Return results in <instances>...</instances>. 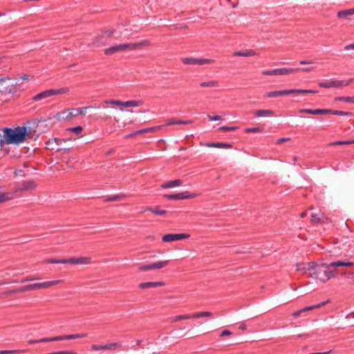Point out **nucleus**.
I'll use <instances>...</instances> for the list:
<instances>
[{"label":"nucleus","mask_w":354,"mask_h":354,"mask_svg":"<svg viewBox=\"0 0 354 354\" xmlns=\"http://www.w3.org/2000/svg\"><path fill=\"white\" fill-rule=\"evenodd\" d=\"M331 112L330 109H302L299 110V113H308L311 115H325L329 114Z\"/></svg>","instance_id":"13"},{"label":"nucleus","mask_w":354,"mask_h":354,"mask_svg":"<svg viewBox=\"0 0 354 354\" xmlns=\"http://www.w3.org/2000/svg\"><path fill=\"white\" fill-rule=\"evenodd\" d=\"M75 112H73V109L71 110H66L62 112L58 113L56 116L58 120H71L74 117L77 116V114H74Z\"/></svg>","instance_id":"17"},{"label":"nucleus","mask_w":354,"mask_h":354,"mask_svg":"<svg viewBox=\"0 0 354 354\" xmlns=\"http://www.w3.org/2000/svg\"><path fill=\"white\" fill-rule=\"evenodd\" d=\"M293 89H285L281 91H270L264 95L265 97L271 98V97H277L283 95H287L289 94H293Z\"/></svg>","instance_id":"14"},{"label":"nucleus","mask_w":354,"mask_h":354,"mask_svg":"<svg viewBox=\"0 0 354 354\" xmlns=\"http://www.w3.org/2000/svg\"><path fill=\"white\" fill-rule=\"evenodd\" d=\"M354 144V140H345V141H336L334 142H331L329 144V145H351Z\"/></svg>","instance_id":"44"},{"label":"nucleus","mask_w":354,"mask_h":354,"mask_svg":"<svg viewBox=\"0 0 354 354\" xmlns=\"http://www.w3.org/2000/svg\"><path fill=\"white\" fill-rule=\"evenodd\" d=\"M62 281V280H54L50 281H45L42 283L29 284V290L30 291H32L37 289L48 288L53 286L60 283Z\"/></svg>","instance_id":"9"},{"label":"nucleus","mask_w":354,"mask_h":354,"mask_svg":"<svg viewBox=\"0 0 354 354\" xmlns=\"http://www.w3.org/2000/svg\"><path fill=\"white\" fill-rule=\"evenodd\" d=\"M335 101L345 102L346 103L354 104V96L353 97H344L338 96L335 97Z\"/></svg>","instance_id":"32"},{"label":"nucleus","mask_w":354,"mask_h":354,"mask_svg":"<svg viewBox=\"0 0 354 354\" xmlns=\"http://www.w3.org/2000/svg\"><path fill=\"white\" fill-rule=\"evenodd\" d=\"M297 69H299V68ZM313 70H314L313 67H306V68H299V71H301L304 72H310V71H313Z\"/></svg>","instance_id":"60"},{"label":"nucleus","mask_w":354,"mask_h":354,"mask_svg":"<svg viewBox=\"0 0 354 354\" xmlns=\"http://www.w3.org/2000/svg\"><path fill=\"white\" fill-rule=\"evenodd\" d=\"M165 286V283L162 281H150V282H143L139 284V288L141 289H145V288H156L159 286Z\"/></svg>","instance_id":"19"},{"label":"nucleus","mask_w":354,"mask_h":354,"mask_svg":"<svg viewBox=\"0 0 354 354\" xmlns=\"http://www.w3.org/2000/svg\"><path fill=\"white\" fill-rule=\"evenodd\" d=\"M192 121L189 120H183L170 119L166 122L165 125L169 126V125H173V124H192Z\"/></svg>","instance_id":"24"},{"label":"nucleus","mask_w":354,"mask_h":354,"mask_svg":"<svg viewBox=\"0 0 354 354\" xmlns=\"http://www.w3.org/2000/svg\"><path fill=\"white\" fill-rule=\"evenodd\" d=\"M257 53L252 50H248L245 51H235L233 54L234 56L237 57H250L254 56Z\"/></svg>","instance_id":"26"},{"label":"nucleus","mask_w":354,"mask_h":354,"mask_svg":"<svg viewBox=\"0 0 354 354\" xmlns=\"http://www.w3.org/2000/svg\"><path fill=\"white\" fill-rule=\"evenodd\" d=\"M26 291H30L28 285L19 287L17 289L13 290L12 292L17 293V292H26Z\"/></svg>","instance_id":"48"},{"label":"nucleus","mask_w":354,"mask_h":354,"mask_svg":"<svg viewBox=\"0 0 354 354\" xmlns=\"http://www.w3.org/2000/svg\"><path fill=\"white\" fill-rule=\"evenodd\" d=\"M15 92V84L10 82V78H0V93L6 95L13 94Z\"/></svg>","instance_id":"7"},{"label":"nucleus","mask_w":354,"mask_h":354,"mask_svg":"<svg viewBox=\"0 0 354 354\" xmlns=\"http://www.w3.org/2000/svg\"><path fill=\"white\" fill-rule=\"evenodd\" d=\"M55 341H60L59 336L53 337H44L39 339V343H46Z\"/></svg>","instance_id":"41"},{"label":"nucleus","mask_w":354,"mask_h":354,"mask_svg":"<svg viewBox=\"0 0 354 354\" xmlns=\"http://www.w3.org/2000/svg\"><path fill=\"white\" fill-rule=\"evenodd\" d=\"M90 108H91V106H85V107H82V108L73 109V112H75V114H77V115H84L86 114V109H90Z\"/></svg>","instance_id":"42"},{"label":"nucleus","mask_w":354,"mask_h":354,"mask_svg":"<svg viewBox=\"0 0 354 354\" xmlns=\"http://www.w3.org/2000/svg\"><path fill=\"white\" fill-rule=\"evenodd\" d=\"M316 263L315 262L299 263L297 264V270L301 271L303 274L309 277V273L315 270Z\"/></svg>","instance_id":"10"},{"label":"nucleus","mask_w":354,"mask_h":354,"mask_svg":"<svg viewBox=\"0 0 354 354\" xmlns=\"http://www.w3.org/2000/svg\"><path fill=\"white\" fill-rule=\"evenodd\" d=\"M320 221V218L317 216V214H312L311 215V222L313 223H318Z\"/></svg>","instance_id":"56"},{"label":"nucleus","mask_w":354,"mask_h":354,"mask_svg":"<svg viewBox=\"0 0 354 354\" xmlns=\"http://www.w3.org/2000/svg\"><path fill=\"white\" fill-rule=\"evenodd\" d=\"M105 103L107 104H114L117 106H122V101L115 100H108L105 101Z\"/></svg>","instance_id":"52"},{"label":"nucleus","mask_w":354,"mask_h":354,"mask_svg":"<svg viewBox=\"0 0 354 354\" xmlns=\"http://www.w3.org/2000/svg\"><path fill=\"white\" fill-rule=\"evenodd\" d=\"M114 31V30H107L104 32V34L105 35L106 37H111L113 35Z\"/></svg>","instance_id":"59"},{"label":"nucleus","mask_w":354,"mask_h":354,"mask_svg":"<svg viewBox=\"0 0 354 354\" xmlns=\"http://www.w3.org/2000/svg\"><path fill=\"white\" fill-rule=\"evenodd\" d=\"M182 184H183V182L181 180L176 179L174 180L168 181V182L163 183L161 185V187H162L164 189H167V188H170V187H176V186H180Z\"/></svg>","instance_id":"22"},{"label":"nucleus","mask_w":354,"mask_h":354,"mask_svg":"<svg viewBox=\"0 0 354 354\" xmlns=\"http://www.w3.org/2000/svg\"><path fill=\"white\" fill-rule=\"evenodd\" d=\"M164 198L170 199V200H178V194H164Z\"/></svg>","instance_id":"53"},{"label":"nucleus","mask_w":354,"mask_h":354,"mask_svg":"<svg viewBox=\"0 0 354 354\" xmlns=\"http://www.w3.org/2000/svg\"><path fill=\"white\" fill-rule=\"evenodd\" d=\"M46 263H63L66 264V259H48L45 261Z\"/></svg>","instance_id":"43"},{"label":"nucleus","mask_w":354,"mask_h":354,"mask_svg":"<svg viewBox=\"0 0 354 354\" xmlns=\"http://www.w3.org/2000/svg\"><path fill=\"white\" fill-rule=\"evenodd\" d=\"M354 15V8L340 10L337 12L339 18H345L349 19V16Z\"/></svg>","instance_id":"25"},{"label":"nucleus","mask_w":354,"mask_h":354,"mask_svg":"<svg viewBox=\"0 0 354 354\" xmlns=\"http://www.w3.org/2000/svg\"><path fill=\"white\" fill-rule=\"evenodd\" d=\"M330 111L329 113V114H333V115H341V116H343V115H346V116H351L353 115V113L351 112H346V111H333V110H331L330 109Z\"/></svg>","instance_id":"40"},{"label":"nucleus","mask_w":354,"mask_h":354,"mask_svg":"<svg viewBox=\"0 0 354 354\" xmlns=\"http://www.w3.org/2000/svg\"><path fill=\"white\" fill-rule=\"evenodd\" d=\"M121 198V196L118 195L113 196L111 197H109L106 199V201H119Z\"/></svg>","instance_id":"57"},{"label":"nucleus","mask_w":354,"mask_h":354,"mask_svg":"<svg viewBox=\"0 0 354 354\" xmlns=\"http://www.w3.org/2000/svg\"><path fill=\"white\" fill-rule=\"evenodd\" d=\"M68 88H57V89H48V90H46L44 91H42L37 95H35L33 97H32V100L34 101H39V100H41L43 99H46V98H48V97H50L53 95H62V94H65L66 93L68 92Z\"/></svg>","instance_id":"4"},{"label":"nucleus","mask_w":354,"mask_h":354,"mask_svg":"<svg viewBox=\"0 0 354 354\" xmlns=\"http://www.w3.org/2000/svg\"><path fill=\"white\" fill-rule=\"evenodd\" d=\"M24 352L23 350H4L0 351V354H12V353H20Z\"/></svg>","instance_id":"46"},{"label":"nucleus","mask_w":354,"mask_h":354,"mask_svg":"<svg viewBox=\"0 0 354 354\" xmlns=\"http://www.w3.org/2000/svg\"><path fill=\"white\" fill-rule=\"evenodd\" d=\"M201 87H218L219 83L218 81L216 80H212V81H207V82H202L200 83Z\"/></svg>","instance_id":"29"},{"label":"nucleus","mask_w":354,"mask_h":354,"mask_svg":"<svg viewBox=\"0 0 354 354\" xmlns=\"http://www.w3.org/2000/svg\"><path fill=\"white\" fill-rule=\"evenodd\" d=\"M169 260L156 262V269L165 268L169 264Z\"/></svg>","instance_id":"45"},{"label":"nucleus","mask_w":354,"mask_h":354,"mask_svg":"<svg viewBox=\"0 0 354 354\" xmlns=\"http://www.w3.org/2000/svg\"><path fill=\"white\" fill-rule=\"evenodd\" d=\"M273 113L272 110H257L254 112L257 117H269L272 116Z\"/></svg>","instance_id":"28"},{"label":"nucleus","mask_w":354,"mask_h":354,"mask_svg":"<svg viewBox=\"0 0 354 354\" xmlns=\"http://www.w3.org/2000/svg\"><path fill=\"white\" fill-rule=\"evenodd\" d=\"M299 69H293L292 68H281L272 70H265L261 72L263 75H286L298 72Z\"/></svg>","instance_id":"8"},{"label":"nucleus","mask_w":354,"mask_h":354,"mask_svg":"<svg viewBox=\"0 0 354 354\" xmlns=\"http://www.w3.org/2000/svg\"><path fill=\"white\" fill-rule=\"evenodd\" d=\"M293 94H315L318 91L311 89H293Z\"/></svg>","instance_id":"31"},{"label":"nucleus","mask_w":354,"mask_h":354,"mask_svg":"<svg viewBox=\"0 0 354 354\" xmlns=\"http://www.w3.org/2000/svg\"><path fill=\"white\" fill-rule=\"evenodd\" d=\"M87 335L86 333L72 334L66 335H59L60 341L66 339H74L77 338L86 337Z\"/></svg>","instance_id":"21"},{"label":"nucleus","mask_w":354,"mask_h":354,"mask_svg":"<svg viewBox=\"0 0 354 354\" xmlns=\"http://www.w3.org/2000/svg\"><path fill=\"white\" fill-rule=\"evenodd\" d=\"M354 79H349L346 80H331L328 82H319L318 86L320 88H342L349 85Z\"/></svg>","instance_id":"5"},{"label":"nucleus","mask_w":354,"mask_h":354,"mask_svg":"<svg viewBox=\"0 0 354 354\" xmlns=\"http://www.w3.org/2000/svg\"><path fill=\"white\" fill-rule=\"evenodd\" d=\"M13 198V194L10 192L0 193V203Z\"/></svg>","instance_id":"33"},{"label":"nucleus","mask_w":354,"mask_h":354,"mask_svg":"<svg viewBox=\"0 0 354 354\" xmlns=\"http://www.w3.org/2000/svg\"><path fill=\"white\" fill-rule=\"evenodd\" d=\"M196 196V194H189L188 192H183L178 194V200L190 199Z\"/></svg>","instance_id":"30"},{"label":"nucleus","mask_w":354,"mask_h":354,"mask_svg":"<svg viewBox=\"0 0 354 354\" xmlns=\"http://www.w3.org/2000/svg\"><path fill=\"white\" fill-rule=\"evenodd\" d=\"M331 353V351H326V352H319V353H310L308 354H329Z\"/></svg>","instance_id":"64"},{"label":"nucleus","mask_w":354,"mask_h":354,"mask_svg":"<svg viewBox=\"0 0 354 354\" xmlns=\"http://www.w3.org/2000/svg\"><path fill=\"white\" fill-rule=\"evenodd\" d=\"M183 64L186 65H198L203 66L206 64H212L215 62L214 59L207 58H195V57H184L181 59Z\"/></svg>","instance_id":"6"},{"label":"nucleus","mask_w":354,"mask_h":354,"mask_svg":"<svg viewBox=\"0 0 354 354\" xmlns=\"http://www.w3.org/2000/svg\"><path fill=\"white\" fill-rule=\"evenodd\" d=\"M105 345V350L115 351L121 347V344L117 342L106 344Z\"/></svg>","instance_id":"39"},{"label":"nucleus","mask_w":354,"mask_h":354,"mask_svg":"<svg viewBox=\"0 0 354 354\" xmlns=\"http://www.w3.org/2000/svg\"><path fill=\"white\" fill-rule=\"evenodd\" d=\"M329 303V300H327L326 301H323V302H321L318 304H316V305H313V306H307V307H305L299 310H297V311H295V313H292V316L294 317H298L299 316H300L301 315V313H305V312H308V311H310V310H315V309H317V308H319L324 306H325L326 304Z\"/></svg>","instance_id":"12"},{"label":"nucleus","mask_w":354,"mask_h":354,"mask_svg":"<svg viewBox=\"0 0 354 354\" xmlns=\"http://www.w3.org/2000/svg\"><path fill=\"white\" fill-rule=\"evenodd\" d=\"M261 131V129L259 127H251L245 129V132L246 133H259Z\"/></svg>","instance_id":"49"},{"label":"nucleus","mask_w":354,"mask_h":354,"mask_svg":"<svg viewBox=\"0 0 354 354\" xmlns=\"http://www.w3.org/2000/svg\"><path fill=\"white\" fill-rule=\"evenodd\" d=\"M66 263L68 264H88L91 263L89 257H72L66 259Z\"/></svg>","instance_id":"15"},{"label":"nucleus","mask_w":354,"mask_h":354,"mask_svg":"<svg viewBox=\"0 0 354 354\" xmlns=\"http://www.w3.org/2000/svg\"><path fill=\"white\" fill-rule=\"evenodd\" d=\"M353 265V263L352 262L344 261H336L330 263V264L323 263L318 265L316 263L314 271L309 273V277L325 282L335 277L334 271L331 270L330 268L352 266Z\"/></svg>","instance_id":"1"},{"label":"nucleus","mask_w":354,"mask_h":354,"mask_svg":"<svg viewBox=\"0 0 354 354\" xmlns=\"http://www.w3.org/2000/svg\"><path fill=\"white\" fill-rule=\"evenodd\" d=\"M193 319L200 318V317H212V313L209 311H205V312H199L196 313L192 315Z\"/></svg>","instance_id":"35"},{"label":"nucleus","mask_w":354,"mask_h":354,"mask_svg":"<svg viewBox=\"0 0 354 354\" xmlns=\"http://www.w3.org/2000/svg\"><path fill=\"white\" fill-rule=\"evenodd\" d=\"M46 354H77L76 352L71 351H55Z\"/></svg>","instance_id":"54"},{"label":"nucleus","mask_w":354,"mask_h":354,"mask_svg":"<svg viewBox=\"0 0 354 354\" xmlns=\"http://www.w3.org/2000/svg\"><path fill=\"white\" fill-rule=\"evenodd\" d=\"M91 348L93 351H104L105 350V345L93 344L91 346Z\"/></svg>","instance_id":"51"},{"label":"nucleus","mask_w":354,"mask_h":354,"mask_svg":"<svg viewBox=\"0 0 354 354\" xmlns=\"http://www.w3.org/2000/svg\"><path fill=\"white\" fill-rule=\"evenodd\" d=\"M354 49V44H349L345 46V50H353Z\"/></svg>","instance_id":"63"},{"label":"nucleus","mask_w":354,"mask_h":354,"mask_svg":"<svg viewBox=\"0 0 354 354\" xmlns=\"http://www.w3.org/2000/svg\"><path fill=\"white\" fill-rule=\"evenodd\" d=\"M238 127H226V126H223V127H221L219 128V130L222 131H224V132H227V131H233L236 129H237Z\"/></svg>","instance_id":"47"},{"label":"nucleus","mask_w":354,"mask_h":354,"mask_svg":"<svg viewBox=\"0 0 354 354\" xmlns=\"http://www.w3.org/2000/svg\"><path fill=\"white\" fill-rule=\"evenodd\" d=\"M289 140H290V138H279L277 141V144L280 145V144H281L283 142H286V141H288Z\"/></svg>","instance_id":"61"},{"label":"nucleus","mask_w":354,"mask_h":354,"mask_svg":"<svg viewBox=\"0 0 354 354\" xmlns=\"http://www.w3.org/2000/svg\"><path fill=\"white\" fill-rule=\"evenodd\" d=\"M232 334V333L230 330H224L220 334V337L228 336V335H231Z\"/></svg>","instance_id":"58"},{"label":"nucleus","mask_w":354,"mask_h":354,"mask_svg":"<svg viewBox=\"0 0 354 354\" xmlns=\"http://www.w3.org/2000/svg\"><path fill=\"white\" fill-rule=\"evenodd\" d=\"M207 147H215V148H225V149H231L232 148V145L227 142H208L206 144Z\"/></svg>","instance_id":"20"},{"label":"nucleus","mask_w":354,"mask_h":354,"mask_svg":"<svg viewBox=\"0 0 354 354\" xmlns=\"http://www.w3.org/2000/svg\"><path fill=\"white\" fill-rule=\"evenodd\" d=\"M82 131H83V128L81 126L70 127V128H67L66 129V132L73 133L77 136L80 135L82 132Z\"/></svg>","instance_id":"36"},{"label":"nucleus","mask_w":354,"mask_h":354,"mask_svg":"<svg viewBox=\"0 0 354 354\" xmlns=\"http://www.w3.org/2000/svg\"><path fill=\"white\" fill-rule=\"evenodd\" d=\"M156 269V263H153L149 265H141L139 266L138 270L140 271H147L149 270Z\"/></svg>","instance_id":"37"},{"label":"nucleus","mask_w":354,"mask_h":354,"mask_svg":"<svg viewBox=\"0 0 354 354\" xmlns=\"http://www.w3.org/2000/svg\"><path fill=\"white\" fill-rule=\"evenodd\" d=\"M2 136L0 134L4 145H19L25 142L28 137L27 127L24 126H18L15 128L4 127L2 129Z\"/></svg>","instance_id":"2"},{"label":"nucleus","mask_w":354,"mask_h":354,"mask_svg":"<svg viewBox=\"0 0 354 354\" xmlns=\"http://www.w3.org/2000/svg\"><path fill=\"white\" fill-rule=\"evenodd\" d=\"M106 39L107 37H106L105 35L102 33L96 37L95 41L93 42V45L97 46L106 45L107 43Z\"/></svg>","instance_id":"27"},{"label":"nucleus","mask_w":354,"mask_h":354,"mask_svg":"<svg viewBox=\"0 0 354 354\" xmlns=\"http://www.w3.org/2000/svg\"><path fill=\"white\" fill-rule=\"evenodd\" d=\"M143 104V102L142 100H129L126 102H122V106L124 107H136L140 106Z\"/></svg>","instance_id":"23"},{"label":"nucleus","mask_w":354,"mask_h":354,"mask_svg":"<svg viewBox=\"0 0 354 354\" xmlns=\"http://www.w3.org/2000/svg\"><path fill=\"white\" fill-rule=\"evenodd\" d=\"M313 63V61H312V60H301L299 62L300 64H310Z\"/></svg>","instance_id":"62"},{"label":"nucleus","mask_w":354,"mask_h":354,"mask_svg":"<svg viewBox=\"0 0 354 354\" xmlns=\"http://www.w3.org/2000/svg\"><path fill=\"white\" fill-rule=\"evenodd\" d=\"M193 319L192 315H178L172 318L171 322H176L181 320L185 319Z\"/></svg>","instance_id":"38"},{"label":"nucleus","mask_w":354,"mask_h":354,"mask_svg":"<svg viewBox=\"0 0 354 354\" xmlns=\"http://www.w3.org/2000/svg\"><path fill=\"white\" fill-rule=\"evenodd\" d=\"M145 211H149V212H151L153 214H156L157 215H165L166 214V211L164 210V209H159V208L158 207H155V208H151V207H147L145 209L144 212Z\"/></svg>","instance_id":"34"},{"label":"nucleus","mask_w":354,"mask_h":354,"mask_svg":"<svg viewBox=\"0 0 354 354\" xmlns=\"http://www.w3.org/2000/svg\"><path fill=\"white\" fill-rule=\"evenodd\" d=\"M37 185L33 180L25 181L17 187L16 191L26 192L32 190Z\"/></svg>","instance_id":"16"},{"label":"nucleus","mask_w":354,"mask_h":354,"mask_svg":"<svg viewBox=\"0 0 354 354\" xmlns=\"http://www.w3.org/2000/svg\"><path fill=\"white\" fill-rule=\"evenodd\" d=\"M64 142H66L65 139H60V138H55L50 139L49 140H48L46 142V145L50 147L52 150H55L56 151H61L62 149L55 148V147H54L53 145L55 144L57 146H59Z\"/></svg>","instance_id":"18"},{"label":"nucleus","mask_w":354,"mask_h":354,"mask_svg":"<svg viewBox=\"0 0 354 354\" xmlns=\"http://www.w3.org/2000/svg\"><path fill=\"white\" fill-rule=\"evenodd\" d=\"M207 118L209 120L211 121H218V120H223V118L222 116L221 115H215V116H212V115L210 114H208L207 115Z\"/></svg>","instance_id":"55"},{"label":"nucleus","mask_w":354,"mask_h":354,"mask_svg":"<svg viewBox=\"0 0 354 354\" xmlns=\"http://www.w3.org/2000/svg\"><path fill=\"white\" fill-rule=\"evenodd\" d=\"M151 45V42L147 39H145L137 43L120 44L112 46L105 49L104 54L106 55H111L116 53L131 51L136 49H140L144 46H149Z\"/></svg>","instance_id":"3"},{"label":"nucleus","mask_w":354,"mask_h":354,"mask_svg":"<svg viewBox=\"0 0 354 354\" xmlns=\"http://www.w3.org/2000/svg\"><path fill=\"white\" fill-rule=\"evenodd\" d=\"M190 236L189 234H167L162 237L163 242H171L187 239Z\"/></svg>","instance_id":"11"},{"label":"nucleus","mask_w":354,"mask_h":354,"mask_svg":"<svg viewBox=\"0 0 354 354\" xmlns=\"http://www.w3.org/2000/svg\"><path fill=\"white\" fill-rule=\"evenodd\" d=\"M161 128V126H157V127H149L145 128L142 129L143 133H147V132H154Z\"/></svg>","instance_id":"50"}]
</instances>
